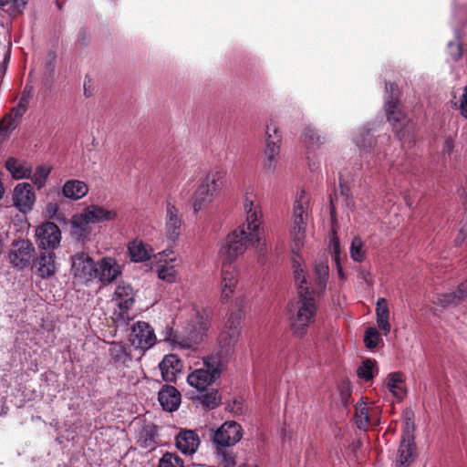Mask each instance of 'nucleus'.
<instances>
[{"label": "nucleus", "instance_id": "774afa93", "mask_svg": "<svg viewBox=\"0 0 467 467\" xmlns=\"http://www.w3.org/2000/svg\"><path fill=\"white\" fill-rule=\"evenodd\" d=\"M305 292H309V288L307 286L305 288Z\"/></svg>", "mask_w": 467, "mask_h": 467}, {"label": "nucleus", "instance_id": "0eeeda50", "mask_svg": "<svg viewBox=\"0 0 467 467\" xmlns=\"http://www.w3.org/2000/svg\"><path fill=\"white\" fill-rule=\"evenodd\" d=\"M223 186V174L219 171L208 172L201 181L192 198V205L195 213L209 208L219 195Z\"/></svg>", "mask_w": 467, "mask_h": 467}, {"label": "nucleus", "instance_id": "ddd939ff", "mask_svg": "<svg viewBox=\"0 0 467 467\" xmlns=\"http://www.w3.org/2000/svg\"><path fill=\"white\" fill-rule=\"evenodd\" d=\"M36 237L40 248L55 249L61 242V232L56 223L47 222L36 228Z\"/></svg>", "mask_w": 467, "mask_h": 467}, {"label": "nucleus", "instance_id": "2f4dec72", "mask_svg": "<svg viewBox=\"0 0 467 467\" xmlns=\"http://www.w3.org/2000/svg\"><path fill=\"white\" fill-rule=\"evenodd\" d=\"M5 168L16 180L28 179L31 177L32 169L26 161L15 158H9L5 161Z\"/></svg>", "mask_w": 467, "mask_h": 467}, {"label": "nucleus", "instance_id": "37998d69", "mask_svg": "<svg viewBox=\"0 0 467 467\" xmlns=\"http://www.w3.org/2000/svg\"><path fill=\"white\" fill-rule=\"evenodd\" d=\"M221 358L218 355H211L203 358V366L212 377L217 379L221 375Z\"/></svg>", "mask_w": 467, "mask_h": 467}, {"label": "nucleus", "instance_id": "0e129e2a", "mask_svg": "<svg viewBox=\"0 0 467 467\" xmlns=\"http://www.w3.org/2000/svg\"><path fill=\"white\" fill-rule=\"evenodd\" d=\"M337 267L338 275L341 278H344V274H343V270H342V267L340 265V263L338 265H337Z\"/></svg>", "mask_w": 467, "mask_h": 467}, {"label": "nucleus", "instance_id": "aec40b11", "mask_svg": "<svg viewBox=\"0 0 467 467\" xmlns=\"http://www.w3.org/2000/svg\"><path fill=\"white\" fill-rule=\"evenodd\" d=\"M416 444L414 437L409 430H407L402 437L400 445L398 450V457L396 460V467H408L413 461Z\"/></svg>", "mask_w": 467, "mask_h": 467}, {"label": "nucleus", "instance_id": "4be33fe9", "mask_svg": "<svg viewBox=\"0 0 467 467\" xmlns=\"http://www.w3.org/2000/svg\"><path fill=\"white\" fill-rule=\"evenodd\" d=\"M27 104L28 98L23 95L17 107L12 110V116L14 117H6L0 123V135L3 134L4 137L8 136V134L16 128L21 117L26 111Z\"/></svg>", "mask_w": 467, "mask_h": 467}, {"label": "nucleus", "instance_id": "423d86ee", "mask_svg": "<svg viewBox=\"0 0 467 467\" xmlns=\"http://www.w3.org/2000/svg\"><path fill=\"white\" fill-rule=\"evenodd\" d=\"M353 140L362 157L374 159V161H380L388 155L389 136L384 134L375 137L374 130L367 126L355 134Z\"/></svg>", "mask_w": 467, "mask_h": 467}, {"label": "nucleus", "instance_id": "a211bd4d", "mask_svg": "<svg viewBox=\"0 0 467 467\" xmlns=\"http://www.w3.org/2000/svg\"><path fill=\"white\" fill-rule=\"evenodd\" d=\"M200 444L201 440L195 431L182 429L175 436V446L184 455H193Z\"/></svg>", "mask_w": 467, "mask_h": 467}, {"label": "nucleus", "instance_id": "c03bdc74", "mask_svg": "<svg viewBox=\"0 0 467 467\" xmlns=\"http://www.w3.org/2000/svg\"><path fill=\"white\" fill-rule=\"evenodd\" d=\"M282 140L283 137L279 126L272 120L269 121L265 128V143L275 142L276 145H282Z\"/></svg>", "mask_w": 467, "mask_h": 467}, {"label": "nucleus", "instance_id": "8fccbe9b", "mask_svg": "<svg viewBox=\"0 0 467 467\" xmlns=\"http://www.w3.org/2000/svg\"><path fill=\"white\" fill-rule=\"evenodd\" d=\"M380 341V334L375 327H370L366 329L364 336V343L368 348L372 349L378 347Z\"/></svg>", "mask_w": 467, "mask_h": 467}, {"label": "nucleus", "instance_id": "5fc2aeb1", "mask_svg": "<svg viewBox=\"0 0 467 467\" xmlns=\"http://www.w3.org/2000/svg\"><path fill=\"white\" fill-rule=\"evenodd\" d=\"M438 300L442 307L449 306L451 304H454L456 300H460L461 296H458L460 294H438Z\"/></svg>", "mask_w": 467, "mask_h": 467}, {"label": "nucleus", "instance_id": "3c124183", "mask_svg": "<svg viewBox=\"0 0 467 467\" xmlns=\"http://www.w3.org/2000/svg\"><path fill=\"white\" fill-rule=\"evenodd\" d=\"M329 251L333 261L336 265H338L340 260V242L336 233H333V235L330 239Z\"/></svg>", "mask_w": 467, "mask_h": 467}, {"label": "nucleus", "instance_id": "20e7f679", "mask_svg": "<svg viewBox=\"0 0 467 467\" xmlns=\"http://www.w3.org/2000/svg\"><path fill=\"white\" fill-rule=\"evenodd\" d=\"M386 91L389 93L385 102L387 119L392 125L400 140H410L414 131V126L400 109L398 101L399 89L397 85L394 83H387Z\"/></svg>", "mask_w": 467, "mask_h": 467}, {"label": "nucleus", "instance_id": "58836bf2", "mask_svg": "<svg viewBox=\"0 0 467 467\" xmlns=\"http://www.w3.org/2000/svg\"><path fill=\"white\" fill-rule=\"evenodd\" d=\"M378 372L377 362L370 358L363 360L357 369L358 377L365 381L372 379Z\"/></svg>", "mask_w": 467, "mask_h": 467}, {"label": "nucleus", "instance_id": "c85d7f7f", "mask_svg": "<svg viewBox=\"0 0 467 467\" xmlns=\"http://www.w3.org/2000/svg\"><path fill=\"white\" fill-rule=\"evenodd\" d=\"M88 192V184L80 180H68L62 187V194L65 198L72 201H78L85 197Z\"/></svg>", "mask_w": 467, "mask_h": 467}, {"label": "nucleus", "instance_id": "864d4df0", "mask_svg": "<svg viewBox=\"0 0 467 467\" xmlns=\"http://www.w3.org/2000/svg\"><path fill=\"white\" fill-rule=\"evenodd\" d=\"M448 52L451 57L457 61L462 56V47L459 41L450 42L448 44Z\"/></svg>", "mask_w": 467, "mask_h": 467}, {"label": "nucleus", "instance_id": "338daca9", "mask_svg": "<svg viewBox=\"0 0 467 467\" xmlns=\"http://www.w3.org/2000/svg\"><path fill=\"white\" fill-rule=\"evenodd\" d=\"M239 467H257V466H248V465H243V466H239Z\"/></svg>", "mask_w": 467, "mask_h": 467}, {"label": "nucleus", "instance_id": "9d476101", "mask_svg": "<svg viewBox=\"0 0 467 467\" xmlns=\"http://www.w3.org/2000/svg\"><path fill=\"white\" fill-rule=\"evenodd\" d=\"M97 264L86 253H78L71 257V274L79 283H88L95 278Z\"/></svg>", "mask_w": 467, "mask_h": 467}, {"label": "nucleus", "instance_id": "603ef678", "mask_svg": "<svg viewBox=\"0 0 467 467\" xmlns=\"http://www.w3.org/2000/svg\"><path fill=\"white\" fill-rule=\"evenodd\" d=\"M463 205H464V213H463V217H462V228L460 230V233L458 234V236L456 237L455 239V242H456V244H461L465 237H466V232H467V198L465 199L464 202H463Z\"/></svg>", "mask_w": 467, "mask_h": 467}, {"label": "nucleus", "instance_id": "4c0bfd02", "mask_svg": "<svg viewBox=\"0 0 467 467\" xmlns=\"http://www.w3.org/2000/svg\"><path fill=\"white\" fill-rule=\"evenodd\" d=\"M302 142L308 149H314L325 141V138L322 137L317 130L311 127H306L301 136Z\"/></svg>", "mask_w": 467, "mask_h": 467}, {"label": "nucleus", "instance_id": "1a4fd4ad", "mask_svg": "<svg viewBox=\"0 0 467 467\" xmlns=\"http://www.w3.org/2000/svg\"><path fill=\"white\" fill-rule=\"evenodd\" d=\"M154 262L158 265V276L167 283H175L178 280V268L182 265V258L172 249H165L154 255Z\"/></svg>", "mask_w": 467, "mask_h": 467}, {"label": "nucleus", "instance_id": "69168bd1", "mask_svg": "<svg viewBox=\"0 0 467 467\" xmlns=\"http://www.w3.org/2000/svg\"><path fill=\"white\" fill-rule=\"evenodd\" d=\"M123 289L125 290V292H127V290H130V285H128L127 287L124 286Z\"/></svg>", "mask_w": 467, "mask_h": 467}, {"label": "nucleus", "instance_id": "f8f14e48", "mask_svg": "<svg viewBox=\"0 0 467 467\" xmlns=\"http://www.w3.org/2000/svg\"><path fill=\"white\" fill-rule=\"evenodd\" d=\"M242 437V426L234 420H229L216 430L213 434V442L219 446L232 447L240 441Z\"/></svg>", "mask_w": 467, "mask_h": 467}, {"label": "nucleus", "instance_id": "f03ea898", "mask_svg": "<svg viewBox=\"0 0 467 467\" xmlns=\"http://www.w3.org/2000/svg\"><path fill=\"white\" fill-rule=\"evenodd\" d=\"M211 320L212 311L210 309L195 310L194 319L187 327L188 335L185 336L172 327H167L165 341L174 348L196 351L209 330Z\"/></svg>", "mask_w": 467, "mask_h": 467}, {"label": "nucleus", "instance_id": "f704fd0d", "mask_svg": "<svg viewBox=\"0 0 467 467\" xmlns=\"http://www.w3.org/2000/svg\"><path fill=\"white\" fill-rule=\"evenodd\" d=\"M329 277V267L327 259L316 260L313 266V278L320 289L325 288Z\"/></svg>", "mask_w": 467, "mask_h": 467}, {"label": "nucleus", "instance_id": "7ed1b4c3", "mask_svg": "<svg viewBox=\"0 0 467 467\" xmlns=\"http://www.w3.org/2000/svg\"><path fill=\"white\" fill-rule=\"evenodd\" d=\"M286 313L294 335L303 337L310 325L315 323L317 305L311 294H298L288 305Z\"/></svg>", "mask_w": 467, "mask_h": 467}, {"label": "nucleus", "instance_id": "052dcab7", "mask_svg": "<svg viewBox=\"0 0 467 467\" xmlns=\"http://www.w3.org/2000/svg\"><path fill=\"white\" fill-rule=\"evenodd\" d=\"M361 275V277L362 279L365 281V283H367L368 286L365 287V289H369V288H373L372 286V284H373V276L370 275V273L368 272H364L362 271L360 273Z\"/></svg>", "mask_w": 467, "mask_h": 467}, {"label": "nucleus", "instance_id": "6ab92c4d", "mask_svg": "<svg viewBox=\"0 0 467 467\" xmlns=\"http://www.w3.org/2000/svg\"><path fill=\"white\" fill-rule=\"evenodd\" d=\"M182 217L179 210L171 202L166 207L165 234L171 241L176 242L181 234Z\"/></svg>", "mask_w": 467, "mask_h": 467}, {"label": "nucleus", "instance_id": "6e6d98bb", "mask_svg": "<svg viewBox=\"0 0 467 467\" xmlns=\"http://www.w3.org/2000/svg\"><path fill=\"white\" fill-rule=\"evenodd\" d=\"M84 96L86 98H90L95 93V84L93 80L89 77H86L83 83Z\"/></svg>", "mask_w": 467, "mask_h": 467}, {"label": "nucleus", "instance_id": "49530a36", "mask_svg": "<svg viewBox=\"0 0 467 467\" xmlns=\"http://www.w3.org/2000/svg\"><path fill=\"white\" fill-rule=\"evenodd\" d=\"M158 467H184V462L176 452H165L159 460Z\"/></svg>", "mask_w": 467, "mask_h": 467}, {"label": "nucleus", "instance_id": "473e14b6", "mask_svg": "<svg viewBox=\"0 0 467 467\" xmlns=\"http://www.w3.org/2000/svg\"><path fill=\"white\" fill-rule=\"evenodd\" d=\"M238 270L232 264L223 263L221 285L223 292H234L237 288Z\"/></svg>", "mask_w": 467, "mask_h": 467}, {"label": "nucleus", "instance_id": "e2e57ef3", "mask_svg": "<svg viewBox=\"0 0 467 467\" xmlns=\"http://www.w3.org/2000/svg\"><path fill=\"white\" fill-rule=\"evenodd\" d=\"M457 292H467V279L459 285Z\"/></svg>", "mask_w": 467, "mask_h": 467}, {"label": "nucleus", "instance_id": "09e8293b", "mask_svg": "<svg viewBox=\"0 0 467 467\" xmlns=\"http://www.w3.org/2000/svg\"><path fill=\"white\" fill-rule=\"evenodd\" d=\"M356 424L358 429L366 430L369 422L368 410L365 404H359L356 408Z\"/></svg>", "mask_w": 467, "mask_h": 467}, {"label": "nucleus", "instance_id": "c9c22d12", "mask_svg": "<svg viewBox=\"0 0 467 467\" xmlns=\"http://www.w3.org/2000/svg\"><path fill=\"white\" fill-rule=\"evenodd\" d=\"M404 376L400 372H392L387 379V388L394 397L399 400L403 399L406 394L404 388Z\"/></svg>", "mask_w": 467, "mask_h": 467}, {"label": "nucleus", "instance_id": "79ce46f5", "mask_svg": "<svg viewBox=\"0 0 467 467\" xmlns=\"http://www.w3.org/2000/svg\"><path fill=\"white\" fill-rule=\"evenodd\" d=\"M292 264L294 268V276L296 283L300 288H303V285L306 284V275L303 268L302 258L300 253L293 254Z\"/></svg>", "mask_w": 467, "mask_h": 467}, {"label": "nucleus", "instance_id": "393cba45", "mask_svg": "<svg viewBox=\"0 0 467 467\" xmlns=\"http://www.w3.org/2000/svg\"><path fill=\"white\" fill-rule=\"evenodd\" d=\"M158 400L164 410L172 412L181 404V393L175 387L165 385L159 391Z\"/></svg>", "mask_w": 467, "mask_h": 467}, {"label": "nucleus", "instance_id": "680f3d73", "mask_svg": "<svg viewBox=\"0 0 467 467\" xmlns=\"http://www.w3.org/2000/svg\"><path fill=\"white\" fill-rule=\"evenodd\" d=\"M454 148V141L451 139H447L444 142V150L450 154Z\"/></svg>", "mask_w": 467, "mask_h": 467}, {"label": "nucleus", "instance_id": "4d7b16f0", "mask_svg": "<svg viewBox=\"0 0 467 467\" xmlns=\"http://www.w3.org/2000/svg\"><path fill=\"white\" fill-rule=\"evenodd\" d=\"M459 109L461 111V115L467 119V86L464 88L461 97Z\"/></svg>", "mask_w": 467, "mask_h": 467}, {"label": "nucleus", "instance_id": "a878e982", "mask_svg": "<svg viewBox=\"0 0 467 467\" xmlns=\"http://www.w3.org/2000/svg\"><path fill=\"white\" fill-rule=\"evenodd\" d=\"M164 381L173 382L176 376L182 371V362L174 354L166 355L159 365Z\"/></svg>", "mask_w": 467, "mask_h": 467}, {"label": "nucleus", "instance_id": "dca6fc26", "mask_svg": "<svg viewBox=\"0 0 467 467\" xmlns=\"http://www.w3.org/2000/svg\"><path fill=\"white\" fill-rule=\"evenodd\" d=\"M95 277L104 285L111 284L121 275V266L113 257H104L96 265Z\"/></svg>", "mask_w": 467, "mask_h": 467}, {"label": "nucleus", "instance_id": "c756f323", "mask_svg": "<svg viewBox=\"0 0 467 467\" xmlns=\"http://www.w3.org/2000/svg\"><path fill=\"white\" fill-rule=\"evenodd\" d=\"M214 380L204 368H196L187 376V383L198 391H204Z\"/></svg>", "mask_w": 467, "mask_h": 467}, {"label": "nucleus", "instance_id": "f257e3e1", "mask_svg": "<svg viewBox=\"0 0 467 467\" xmlns=\"http://www.w3.org/2000/svg\"><path fill=\"white\" fill-rule=\"evenodd\" d=\"M257 193L253 186H248L244 193L242 207L245 221L236 229L229 233L218 244V254L224 264H232L243 255L248 244H256L258 251H263L265 244H261L260 225L262 212L256 202Z\"/></svg>", "mask_w": 467, "mask_h": 467}, {"label": "nucleus", "instance_id": "9b49d317", "mask_svg": "<svg viewBox=\"0 0 467 467\" xmlns=\"http://www.w3.org/2000/svg\"><path fill=\"white\" fill-rule=\"evenodd\" d=\"M129 340L135 348L147 350L156 343L154 329L147 322L137 321L131 327Z\"/></svg>", "mask_w": 467, "mask_h": 467}, {"label": "nucleus", "instance_id": "72a5a7b5", "mask_svg": "<svg viewBox=\"0 0 467 467\" xmlns=\"http://www.w3.org/2000/svg\"><path fill=\"white\" fill-rule=\"evenodd\" d=\"M376 316L379 327L383 331L384 335L387 336L390 332L391 327L389 322V310L386 299H378L376 306Z\"/></svg>", "mask_w": 467, "mask_h": 467}, {"label": "nucleus", "instance_id": "a18cd8bd", "mask_svg": "<svg viewBox=\"0 0 467 467\" xmlns=\"http://www.w3.org/2000/svg\"><path fill=\"white\" fill-rule=\"evenodd\" d=\"M51 168L45 165L37 166L35 172L31 174V181L37 189H41L46 185Z\"/></svg>", "mask_w": 467, "mask_h": 467}, {"label": "nucleus", "instance_id": "bb28decb", "mask_svg": "<svg viewBox=\"0 0 467 467\" xmlns=\"http://www.w3.org/2000/svg\"><path fill=\"white\" fill-rule=\"evenodd\" d=\"M137 443L147 450L155 449L159 443L157 426L152 423H144L139 431Z\"/></svg>", "mask_w": 467, "mask_h": 467}, {"label": "nucleus", "instance_id": "5701e85b", "mask_svg": "<svg viewBox=\"0 0 467 467\" xmlns=\"http://www.w3.org/2000/svg\"><path fill=\"white\" fill-rule=\"evenodd\" d=\"M83 213L91 223H99L104 222H113L118 220L119 213L114 209H107L98 204L87 206Z\"/></svg>", "mask_w": 467, "mask_h": 467}, {"label": "nucleus", "instance_id": "2eb2a0df", "mask_svg": "<svg viewBox=\"0 0 467 467\" xmlns=\"http://www.w3.org/2000/svg\"><path fill=\"white\" fill-rule=\"evenodd\" d=\"M34 252L35 248L28 240L16 241L9 253V261L15 267L25 268L29 265Z\"/></svg>", "mask_w": 467, "mask_h": 467}, {"label": "nucleus", "instance_id": "412c9836", "mask_svg": "<svg viewBox=\"0 0 467 467\" xmlns=\"http://www.w3.org/2000/svg\"><path fill=\"white\" fill-rule=\"evenodd\" d=\"M127 249L129 257L133 263H143L150 258L154 259L155 254L152 246L139 238L129 242Z\"/></svg>", "mask_w": 467, "mask_h": 467}, {"label": "nucleus", "instance_id": "cd10ccee", "mask_svg": "<svg viewBox=\"0 0 467 467\" xmlns=\"http://www.w3.org/2000/svg\"><path fill=\"white\" fill-rule=\"evenodd\" d=\"M281 157V145L275 142L265 143L263 150V168L266 172L273 173L278 167Z\"/></svg>", "mask_w": 467, "mask_h": 467}, {"label": "nucleus", "instance_id": "6e6552de", "mask_svg": "<svg viewBox=\"0 0 467 467\" xmlns=\"http://www.w3.org/2000/svg\"><path fill=\"white\" fill-rule=\"evenodd\" d=\"M242 320L241 310L232 312L228 316L218 337L219 348L223 355L229 356L234 353L241 336Z\"/></svg>", "mask_w": 467, "mask_h": 467}, {"label": "nucleus", "instance_id": "a19ab883", "mask_svg": "<svg viewBox=\"0 0 467 467\" xmlns=\"http://www.w3.org/2000/svg\"><path fill=\"white\" fill-rule=\"evenodd\" d=\"M215 449V457L218 462L223 467H234L235 465V458L233 454V451L229 450V446H219L216 445Z\"/></svg>", "mask_w": 467, "mask_h": 467}, {"label": "nucleus", "instance_id": "bf43d9fd", "mask_svg": "<svg viewBox=\"0 0 467 467\" xmlns=\"http://www.w3.org/2000/svg\"><path fill=\"white\" fill-rule=\"evenodd\" d=\"M12 4L14 6L20 7L26 4V0H0V7Z\"/></svg>", "mask_w": 467, "mask_h": 467}, {"label": "nucleus", "instance_id": "4468645a", "mask_svg": "<svg viewBox=\"0 0 467 467\" xmlns=\"http://www.w3.org/2000/svg\"><path fill=\"white\" fill-rule=\"evenodd\" d=\"M36 202V194L28 182L18 183L13 191V203L22 213H28L33 210Z\"/></svg>", "mask_w": 467, "mask_h": 467}, {"label": "nucleus", "instance_id": "de8ad7c7", "mask_svg": "<svg viewBox=\"0 0 467 467\" xmlns=\"http://www.w3.org/2000/svg\"><path fill=\"white\" fill-rule=\"evenodd\" d=\"M201 404L206 409H214L221 402V397L217 390L212 389L202 395L200 398Z\"/></svg>", "mask_w": 467, "mask_h": 467}, {"label": "nucleus", "instance_id": "13d9d810", "mask_svg": "<svg viewBox=\"0 0 467 467\" xmlns=\"http://www.w3.org/2000/svg\"><path fill=\"white\" fill-rule=\"evenodd\" d=\"M59 211V207L56 202H49L46 206V212L49 218H55Z\"/></svg>", "mask_w": 467, "mask_h": 467}, {"label": "nucleus", "instance_id": "f3484780", "mask_svg": "<svg viewBox=\"0 0 467 467\" xmlns=\"http://www.w3.org/2000/svg\"><path fill=\"white\" fill-rule=\"evenodd\" d=\"M116 296L117 309L114 311L116 322L118 326H128L135 317L132 312L135 299L132 294H116Z\"/></svg>", "mask_w": 467, "mask_h": 467}, {"label": "nucleus", "instance_id": "ea45409f", "mask_svg": "<svg viewBox=\"0 0 467 467\" xmlns=\"http://www.w3.org/2000/svg\"><path fill=\"white\" fill-rule=\"evenodd\" d=\"M350 257L353 261L361 263L366 259L367 248L363 240L359 236H355L350 244Z\"/></svg>", "mask_w": 467, "mask_h": 467}, {"label": "nucleus", "instance_id": "e433bc0d", "mask_svg": "<svg viewBox=\"0 0 467 467\" xmlns=\"http://www.w3.org/2000/svg\"><path fill=\"white\" fill-rule=\"evenodd\" d=\"M109 353L111 359L117 364L126 365L131 360V357L127 352L126 348L119 342L109 343Z\"/></svg>", "mask_w": 467, "mask_h": 467}, {"label": "nucleus", "instance_id": "39448f33", "mask_svg": "<svg viewBox=\"0 0 467 467\" xmlns=\"http://www.w3.org/2000/svg\"><path fill=\"white\" fill-rule=\"evenodd\" d=\"M309 196L301 190L296 192L293 207L290 234L292 238V252L298 254L305 245L306 231L308 222Z\"/></svg>", "mask_w": 467, "mask_h": 467}, {"label": "nucleus", "instance_id": "7c9ffc66", "mask_svg": "<svg viewBox=\"0 0 467 467\" xmlns=\"http://www.w3.org/2000/svg\"><path fill=\"white\" fill-rule=\"evenodd\" d=\"M55 253L51 251L41 252L36 262V267L41 277H49L56 272Z\"/></svg>", "mask_w": 467, "mask_h": 467}, {"label": "nucleus", "instance_id": "b1692460", "mask_svg": "<svg viewBox=\"0 0 467 467\" xmlns=\"http://www.w3.org/2000/svg\"><path fill=\"white\" fill-rule=\"evenodd\" d=\"M71 235L74 239L78 242L85 243L89 239L91 234V223L85 216V213L82 212L81 213L75 214L71 221Z\"/></svg>", "mask_w": 467, "mask_h": 467}]
</instances>
